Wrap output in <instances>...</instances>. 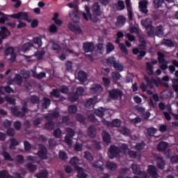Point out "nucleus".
<instances>
[{
    "label": "nucleus",
    "instance_id": "1",
    "mask_svg": "<svg viewBox=\"0 0 178 178\" xmlns=\"http://www.w3.org/2000/svg\"><path fill=\"white\" fill-rule=\"evenodd\" d=\"M122 149L115 145H111L108 148V156L110 159H115V158H119Z\"/></svg>",
    "mask_w": 178,
    "mask_h": 178
},
{
    "label": "nucleus",
    "instance_id": "2",
    "mask_svg": "<svg viewBox=\"0 0 178 178\" xmlns=\"http://www.w3.org/2000/svg\"><path fill=\"white\" fill-rule=\"evenodd\" d=\"M37 155L42 161H47L48 159V149H47L45 145H39Z\"/></svg>",
    "mask_w": 178,
    "mask_h": 178
},
{
    "label": "nucleus",
    "instance_id": "3",
    "mask_svg": "<svg viewBox=\"0 0 178 178\" xmlns=\"http://www.w3.org/2000/svg\"><path fill=\"white\" fill-rule=\"evenodd\" d=\"M8 17H11L12 19H17V20H26L28 23H30V19H29V13L27 12H19L17 13L8 15H7Z\"/></svg>",
    "mask_w": 178,
    "mask_h": 178
},
{
    "label": "nucleus",
    "instance_id": "4",
    "mask_svg": "<svg viewBox=\"0 0 178 178\" xmlns=\"http://www.w3.org/2000/svg\"><path fill=\"white\" fill-rule=\"evenodd\" d=\"M108 97L111 99L115 101L123 97V92L119 88L108 90Z\"/></svg>",
    "mask_w": 178,
    "mask_h": 178
},
{
    "label": "nucleus",
    "instance_id": "5",
    "mask_svg": "<svg viewBox=\"0 0 178 178\" xmlns=\"http://www.w3.org/2000/svg\"><path fill=\"white\" fill-rule=\"evenodd\" d=\"M89 91L92 95H98L99 94H101L102 91H104V87H102V86L99 83H94L90 87Z\"/></svg>",
    "mask_w": 178,
    "mask_h": 178
},
{
    "label": "nucleus",
    "instance_id": "6",
    "mask_svg": "<svg viewBox=\"0 0 178 178\" xmlns=\"http://www.w3.org/2000/svg\"><path fill=\"white\" fill-rule=\"evenodd\" d=\"M158 60L152 58L151 62L146 63V72L149 76H153L154 74V67L152 65H157Z\"/></svg>",
    "mask_w": 178,
    "mask_h": 178
},
{
    "label": "nucleus",
    "instance_id": "7",
    "mask_svg": "<svg viewBox=\"0 0 178 178\" xmlns=\"http://www.w3.org/2000/svg\"><path fill=\"white\" fill-rule=\"evenodd\" d=\"M90 10L94 16H102L101 6L98 2H95L92 4V7L90 8Z\"/></svg>",
    "mask_w": 178,
    "mask_h": 178
},
{
    "label": "nucleus",
    "instance_id": "8",
    "mask_svg": "<svg viewBox=\"0 0 178 178\" xmlns=\"http://www.w3.org/2000/svg\"><path fill=\"white\" fill-rule=\"evenodd\" d=\"M85 10H86V13H84V12L82 13V15L83 16L84 20H86L87 22H88V17H89L90 18H91V20H92V22H94L95 23H97L98 22V20H99L98 19V17H95V18H92V15H91L89 6H86Z\"/></svg>",
    "mask_w": 178,
    "mask_h": 178
},
{
    "label": "nucleus",
    "instance_id": "9",
    "mask_svg": "<svg viewBox=\"0 0 178 178\" xmlns=\"http://www.w3.org/2000/svg\"><path fill=\"white\" fill-rule=\"evenodd\" d=\"M156 166L158 169L163 170L165 169V165L166 163L165 160H163V157L161 156V154H156L155 156Z\"/></svg>",
    "mask_w": 178,
    "mask_h": 178
},
{
    "label": "nucleus",
    "instance_id": "10",
    "mask_svg": "<svg viewBox=\"0 0 178 178\" xmlns=\"http://www.w3.org/2000/svg\"><path fill=\"white\" fill-rule=\"evenodd\" d=\"M139 10L141 13H144V15H147L148 13V1L143 0L139 1Z\"/></svg>",
    "mask_w": 178,
    "mask_h": 178
},
{
    "label": "nucleus",
    "instance_id": "11",
    "mask_svg": "<svg viewBox=\"0 0 178 178\" xmlns=\"http://www.w3.org/2000/svg\"><path fill=\"white\" fill-rule=\"evenodd\" d=\"M147 173L154 178H157L159 176V174H158V168L152 165H148Z\"/></svg>",
    "mask_w": 178,
    "mask_h": 178
},
{
    "label": "nucleus",
    "instance_id": "12",
    "mask_svg": "<svg viewBox=\"0 0 178 178\" xmlns=\"http://www.w3.org/2000/svg\"><path fill=\"white\" fill-rule=\"evenodd\" d=\"M95 49L94 43L92 42H86L83 44V50L88 54V52H92Z\"/></svg>",
    "mask_w": 178,
    "mask_h": 178
},
{
    "label": "nucleus",
    "instance_id": "13",
    "mask_svg": "<svg viewBox=\"0 0 178 178\" xmlns=\"http://www.w3.org/2000/svg\"><path fill=\"white\" fill-rule=\"evenodd\" d=\"M10 32L6 28V26H1L0 31V37L2 40H6L9 35H10Z\"/></svg>",
    "mask_w": 178,
    "mask_h": 178
},
{
    "label": "nucleus",
    "instance_id": "14",
    "mask_svg": "<svg viewBox=\"0 0 178 178\" xmlns=\"http://www.w3.org/2000/svg\"><path fill=\"white\" fill-rule=\"evenodd\" d=\"M75 170H77V175L76 177L77 178H87L88 177V175L86 174V172H83L84 171V168L76 165L75 166Z\"/></svg>",
    "mask_w": 178,
    "mask_h": 178
},
{
    "label": "nucleus",
    "instance_id": "15",
    "mask_svg": "<svg viewBox=\"0 0 178 178\" xmlns=\"http://www.w3.org/2000/svg\"><path fill=\"white\" fill-rule=\"evenodd\" d=\"M87 79H88L87 72H86L83 70H81V71L79 72L77 79L81 83H86V81H87Z\"/></svg>",
    "mask_w": 178,
    "mask_h": 178
},
{
    "label": "nucleus",
    "instance_id": "16",
    "mask_svg": "<svg viewBox=\"0 0 178 178\" xmlns=\"http://www.w3.org/2000/svg\"><path fill=\"white\" fill-rule=\"evenodd\" d=\"M168 147H169V143L164 141H161L157 145V150L159 152H165V151H166V149Z\"/></svg>",
    "mask_w": 178,
    "mask_h": 178
},
{
    "label": "nucleus",
    "instance_id": "17",
    "mask_svg": "<svg viewBox=\"0 0 178 178\" xmlns=\"http://www.w3.org/2000/svg\"><path fill=\"white\" fill-rule=\"evenodd\" d=\"M68 29L70 30V31L75 33V34H81V33H83V31H81V28L80 26L73 25L72 24L68 25Z\"/></svg>",
    "mask_w": 178,
    "mask_h": 178
},
{
    "label": "nucleus",
    "instance_id": "18",
    "mask_svg": "<svg viewBox=\"0 0 178 178\" xmlns=\"http://www.w3.org/2000/svg\"><path fill=\"white\" fill-rule=\"evenodd\" d=\"M145 81L147 83V87H149V88H154V84H156V79H149L147 76H145L144 77Z\"/></svg>",
    "mask_w": 178,
    "mask_h": 178
},
{
    "label": "nucleus",
    "instance_id": "19",
    "mask_svg": "<svg viewBox=\"0 0 178 178\" xmlns=\"http://www.w3.org/2000/svg\"><path fill=\"white\" fill-rule=\"evenodd\" d=\"M126 24V18L123 15H120L117 18L115 26L117 27H122Z\"/></svg>",
    "mask_w": 178,
    "mask_h": 178
},
{
    "label": "nucleus",
    "instance_id": "20",
    "mask_svg": "<svg viewBox=\"0 0 178 178\" xmlns=\"http://www.w3.org/2000/svg\"><path fill=\"white\" fill-rule=\"evenodd\" d=\"M154 35L159 37L160 38L163 37V26H162V25H159L155 28Z\"/></svg>",
    "mask_w": 178,
    "mask_h": 178
},
{
    "label": "nucleus",
    "instance_id": "21",
    "mask_svg": "<svg viewBox=\"0 0 178 178\" xmlns=\"http://www.w3.org/2000/svg\"><path fill=\"white\" fill-rule=\"evenodd\" d=\"M69 15L70 19L74 22V23H79V22H80L79 13H76L74 11H70Z\"/></svg>",
    "mask_w": 178,
    "mask_h": 178
},
{
    "label": "nucleus",
    "instance_id": "22",
    "mask_svg": "<svg viewBox=\"0 0 178 178\" xmlns=\"http://www.w3.org/2000/svg\"><path fill=\"white\" fill-rule=\"evenodd\" d=\"M107 125L111 127H120L122 126V122L119 119L113 120L112 122H107Z\"/></svg>",
    "mask_w": 178,
    "mask_h": 178
},
{
    "label": "nucleus",
    "instance_id": "23",
    "mask_svg": "<svg viewBox=\"0 0 178 178\" xmlns=\"http://www.w3.org/2000/svg\"><path fill=\"white\" fill-rule=\"evenodd\" d=\"M11 112L14 116H17V118H24V113H23L22 111H19V109L16 107H12Z\"/></svg>",
    "mask_w": 178,
    "mask_h": 178
},
{
    "label": "nucleus",
    "instance_id": "24",
    "mask_svg": "<svg viewBox=\"0 0 178 178\" xmlns=\"http://www.w3.org/2000/svg\"><path fill=\"white\" fill-rule=\"evenodd\" d=\"M13 81L17 86H22V83H23V76H22L20 74H15Z\"/></svg>",
    "mask_w": 178,
    "mask_h": 178
},
{
    "label": "nucleus",
    "instance_id": "25",
    "mask_svg": "<svg viewBox=\"0 0 178 178\" xmlns=\"http://www.w3.org/2000/svg\"><path fill=\"white\" fill-rule=\"evenodd\" d=\"M105 112H106V108L104 107H101L98 109L95 110V113L96 114V116H98L99 118H104Z\"/></svg>",
    "mask_w": 178,
    "mask_h": 178
},
{
    "label": "nucleus",
    "instance_id": "26",
    "mask_svg": "<svg viewBox=\"0 0 178 178\" xmlns=\"http://www.w3.org/2000/svg\"><path fill=\"white\" fill-rule=\"evenodd\" d=\"M131 169L134 175H141L143 173V171H141V168H140V165L137 164H132L131 165Z\"/></svg>",
    "mask_w": 178,
    "mask_h": 178
},
{
    "label": "nucleus",
    "instance_id": "27",
    "mask_svg": "<svg viewBox=\"0 0 178 178\" xmlns=\"http://www.w3.org/2000/svg\"><path fill=\"white\" fill-rule=\"evenodd\" d=\"M44 127L46 130H54L55 128V122L52 120H49V121L44 124Z\"/></svg>",
    "mask_w": 178,
    "mask_h": 178
},
{
    "label": "nucleus",
    "instance_id": "28",
    "mask_svg": "<svg viewBox=\"0 0 178 178\" xmlns=\"http://www.w3.org/2000/svg\"><path fill=\"white\" fill-rule=\"evenodd\" d=\"M31 48H34V44L31 42H26L22 45V52H27L28 51H30Z\"/></svg>",
    "mask_w": 178,
    "mask_h": 178
},
{
    "label": "nucleus",
    "instance_id": "29",
    "mask_svg": "<svg viewBox=\"0 0 178 178\" xmlns=\"http://www.w3.org/2000/svg\"><path fill=\"white\" fill-rule=\"evenodd\" d=\"M33 44L38 45V48L42 47V38L41 37H34L32 39Z\"/></svg>",
    "mask_w": 178,
    "mask_h": 178
},
{
    "label": "nucleus",
    "instance_id": "30",
    "mask_svg": "<svg viewBox=\"0 0 178 178\" xmlns=\"http://www.w3.org/2000/svg\"><path fill=\"white\" fill-rule=\"evenodd\" d=\"M141 24L145 29H148L152 26V22L149 18H147L141 21Z\"/></svg>",
    "mask_w": 178,
    "mask_h": 178
},
{
    "label": "nucleus",
    "instance_id": "31",
    "mask_svg": "<svg viewBox=\"0 0 178 178\" xmlns=\"http://www.w3.org/2000/svg\"><path fill=\"white\" fill-rule=\"evenodd\" d=\"M158 61L159 64L168 63V61L165 59V54L161 51L157 53Z\"/></svg>",
    "mask_w": 178,
    "mask_h": 178
},
{
    "label": "nucleus",
    "instance_id": "32",
    "mask_svg": "<svg viewBox=\"0 0 178 178\" xmlns=\"http://www.w3.org/2000/svg\"><path fill=\"white\" fill-rule=\"evenodd\" d=\"M102 137L104 143H106V144H109L111 143V135L109 134V133H108V131H104Z\"/></svg>",
    "mask_w": 178,
    "mask_h": 178
},
{
    "label": "nucleus",
    "instance_id": "33",
    "mask_svg": "<svg viewBox=\"0 0 178 178\" xmlns=\"http://www.w3.org/2000/svg\"><path fill=\"white\" fill-rule=\"evenodd\" d=\"M106 60L108 66L110 67H113V66H115V63H116V58L113 56L107 58Z\"/></svg>",
    "mask_w": 178,
    "mask_h": 178
},
{
    "label": "nucleus",
    "instance_id": "34",
    "mask_svg": "<svg viewBox=\"0 0 178 178\" xmlns=\"http://www.w3.org/2000/svg\"><path fill=\"white\" fill-rule=\"evenodd\" d=\"M92 167L95 169H99L100 170H104V163L102 161H96L92 163Z\"/></svg>",
    "mask_w": 178,
    "mask_h": 178
},
{
    "label": "nucleus",
    "instance_id": "35",
    "mask_svg": "<svg viewBox=\"0 0 178 178\" xmlns=\"http://www.w3.org/2000/svg\"><path fill=\"white\" fill-rule=\"evenodd\" d=\"M60 114L59 113V112L53 111L48 115H46L45 119H46V120H49V119H52V118H60Z\"/></svg>",
    "mask_w": 178,
    "mask_h": 178
},
{
    "label": "nucleus",
    "instance_id": "36",
    "mask_svg": "<svg viewBox=\"0 0 178 178\" xmlns=\"http://www.w3.org/2000/svg\"><path fill=\"white\" fill-rule=\"evenodd\" d=\"M44 56H45V50H44V49H42L40 51H38L35 53V56H36L38 60H41V59H42Z\"/></svg>",
    "mask_w": 178,
    "mask_h": 178
},
{
    "label": "nucleus",
    "instance_id": "37",
    "mask_svg": "<svg viewBox=\"0 0 178 178\" xmlns=\"http://www.w3.org/2000/svg\"><path fill=\"white\" fill-rule=\"evenodd\" d=\"M164 2L165 0H153V6L156 9H159V8L162 7V5H163Z\"/></svg>",
    "mask_w": 178,
    "mask_h": 178
},
{
    "label": "nucleus",
    "instance_id": "38",
    "mask_svg": "<svg viewBox=\"0 0 178 178\" xmlns=\"http://www.w3.org/2000/svg\"><path fill=\"white\" fill-rule=\"evenodd\" d=\"M163 44L169 48H175V43L170 39H164Z\"/></svg>",
    "mask_w": 178,
    "mask_h": 178
},
{
    "label": "nucleus",
    "instance_id": "39",
    "mask_svg": "<svg viewBox=\"0 0 178 178\" xmlns=\"http://www.w3.org/2000/svg\"><path fill=\"white\" fill-rule=\"evenodd\" d=\"M43 101L44 102L42 104V108L48 109V108H49V105H51V99L48 97H44Z\"/></svg>",
    "mask_w": 178,
    "mask_h": 178
},
{
    "label": "nucleus",
    "instance_id": "40",
    "mask_svg": "<svg viewBox=\"0 0 178 178\" xmlns=\"http://www.w3.org/2000/svg\"><path fill=\"white\" fill-rule=\"evenodd\" d=\"M35 177L37 178H48V170H43L40 173L36 174Z\"/></svg>",
    "mask_w": 178,
    "mask_h": 178
},
{
    "label": "nucleus",
    "instance_id": "41",
    "mask_svg": "<svg viewBox=\"0 0 178 178\" xmlns=\"http://www.w3.org/2000/svg\"><path fill=\"white\" fill-rule=\"evenodd\" d=\"M95 99L94 98H90L86 101V103L85 104V106L90 109V108L94 107Z\"/></svg>",
    "mask_w": 178,
    "mask_h": 178
},
{
    "label": "nucleus",
    "instance_id": "42",
    "mask_svg": "<svg viewBox=\"0 0 178 178\" xmlns=\"http://www.w3.org/2000/svg\"><path fill=\"white\" fill-rule=\"evenodd\" d=\"M111 77L113 80L117 83V81H119L120 80V77H122V75L118 72H112Z\"/></svg>",
    "mask_w": 178,
    "mask_h": 178
},
{
    "label": "nucleus",
    "instance_id": "43",
    "mask_svg": "<svg viewBox=\"0 0 178 178\" xmlns=\"http://www.w3.org/2000/svg\"><path fill=\"white\" fill-rule=\"evenodd\" d=\"M106 166L108 169H110V170H111L112 172H115V170H116V169L118 168V165L113 162H107Z\"/></svg>",
    "mask_w": 178,
    "mask_h": 178
},
{
    "label": "nucleus",
    "instance_id": "44",
    "mask_svg": "<svg viewBox=\"0 0 178 178\" xmlns=\"http://www.w3.org/2000/svg\"><path fill=\"white\" fill-rule=\"evenodd\" d=\"M10 141V144L9 146L10 149H15V147H17V145H19V141H17V140L13 138H11Z\"/></svg>",
    "mask_w": 178,
    "mask_h": 178
},
{
    "label": "nucleus",
    "instance_id": "45",
    "mask_svg": "<svg viewBox=\"0 0 178 178\" xmlns=\"http://www.w3.org/2000/svg\"><path fill=\"white\" fill-rule=\"evenodd\" d=\"M50 97H53L54 98H60V92L58 89H53L50 92Z\"/></svg>",
    "mask_w": 178,
    "mask_h": 178
},
{
    "label": "nucleus",
    "instance_id": "46",
    "mask_svg": "<svg viewBox=\"0 0 178 178\" xmlns=\"http://www.w3.org/2000/svg\"><path fill=\"white\" fill-rule=\"evenodd\" d=\"M120 133L123 136H125V137H127L130 135V129H129V128H126V127H122L120 129Z\"/></svg>",
    "mask_w": 178,
    "mask_h": 178
},
{
    "label": "nucleus",
    "instance_id": "47",
    "mask_svg": "<svg viewBox=\"0 0 178 178\" xmlns=\"http://www.w3.org/2000/svg\"><path fill=\"white\" fill-rule=\"evenodd\" d=\"M88 134L89 136H90L92 138H94L95 137V129L92 126H90L88 129Z\"/></svg>",
    "mask_w": 178,
    "mask_h": 178
},
{
    "label": "nucleus",
    "instance_id": "48",
    "mask_svg": "<svg viewBox=\"0 0 178 178\" xmlns=\"http://www.w3.org/2000/svg\"><path fill=\"white\" fill-rule=\"evenodd\" d=\"M4 99L8 104H10V105H16V100L10 96H5Z\"/></svg>",
    "mask_w": 178,
    "mask_h": 178
},
{
    "label": "nucleus",
    "instance_id": "49",
    "mask_svg": "<svg viewBox=\"0 0 178 178\" xmlns=\"http://www.w3.org/2000/svg\"><path fill=\"white\" fill-rule=\"evenodd\" d=\"M113 51H115V46L112 42H108L106 44V54H111Z\"/></svg>",
    "mask_w": 178,
    "mask_h": 178
},
{
    "label": "nucleus",
    "instance_id": "50",
    "mask_svg": "<svg viewBox=\"0 0 178 178\" xmlns=\"http://www.w3.org/2000/svg\"><path fill=\"white\" fill-rule=\"evenodd\" d=\"M118 47H119L121 52L124 54V55H129V50L127 49V48H126V46L124 45V44L120 43Z\"/></svg>",
    "mask_w": 178,
    "mask_h": 178
},
{
    "label": "nucleus",
    "instance_id": "51",
    "mask_svg": "<svg viewBox=\"0 0 178 178\" xmlns=\"http://www.w3.org/2000/svg\"><path fill=\"white\" fill-rule=\"evenodd\" d=\"M62 122L67 126H70L72 124V122H70V117L69 115L63 116Z\"/></svg>",
    "mask_w": 178,
    "mask_h": 178
},
{
    "label": "nucleus",
    "instance_id": "52",
    "mask_svg": "<svg viewBox=\"0 0 178 178\" xmlns=\"http://www.w3.org/2000/svg\"><path fill=\"white\" fill-rule=\"evenodd\" d=\"M140 41L141 44L138 46V49L142 50L147 49V42H145V40L142 38Z\"/></svg>",
    "mask_w": 178,
    "mask_h": 178
},
{
    "label": "nucleus",
    "instance_id": "53",
    "mask_svg": "<svg viewBox=\"0 0 178 178\" xmlns=\"http://www.w3.org/2000/svg\"><path fill=\"white\" fill-rule=\"evenodd\" d=\"M84 154V158L85 159H87V161H93L94 160V156H92V154L88 152V151H86L83 152Z\"/></svg>",
    "mask_w": 178,
    "mask_h": 178
},
{
    "label": "nucleus",
    "instance_id": "54",
    "mask_svg": "<svg viewBox=\"0 0 178 178\" xmlns=\"http://www.w3.org/2000/svg\"><path fill=\"white\" fill-rule=\"evenodd\" d=\"M146 30L147 31V35L150 37L155 35V27H154V26L152 25L150 27L146 28Z\"/></svg>",
    "mask_w": 178,
    "mask_h": 178
},
{
    "label": "nucleus",
    "instance_id": "55",
    "mask_svg": "<svg viewBox=\"0 0 178 178\" xmlns=\"http://www.w3.org/2000/svg\"><path fill=\"white\" fill-rule=\"evenodd\" d=\"M1 155L3 156L5 161H13L12 156H10V154L8 152H2Z\"/></svg>",
    "mask_w": 178,
    "mask_h": 178
},
{
    "label": "nucleus",
    "instance_id": "56",
    "mask_svg": "<svg viewBox=\"0 0 178 178\" xmlns=\"http://www.w3.org/2000/svg\"><path fill=\"white\" fill-rule=\"evenodd\" d=\"M135 148L138 151H143V149L145 148V143H137L136 145H135Z\"/></svg>",
    "mask_w": 178,
    "mask_h": 178
},
{
    "label": "nucleus",
    "instance_id": "57",
    "mask_svg": "<svg viewBox=\"0 0 178 178\" xmlns=\"http://www.w3.org/2000/svg\"><path fill=\"white\" fill-rule=\"evenodd\" d=\"M53 136L56 138H60V136H62V130H60V128L54 129L53 132Z\"/></svg>",
    "mask_w": 178,
    "mask_h": 178
},
{
    "label": "nucleus",
    "instance_id": "58",
    "mask_svg": "<svg viewBox=\"0 0 178 178\" xmlns=\"http://www.w3.org/2000/svg\"><path fill=\"white\" fill-rule=\"evenodd\" d=\"M20 73L22 76L24 77V79H30V71H27L24 69H22L20 70Z\"/></svg>",
    "mask_w": 178,
    "mask_h": 178
},
{
    "label": "nucleus",
    "instance_id": "59",
    "mask_svg": "<svg viewBox=\"0 0 178 178\" xmlns=\"http://www.w3.org/2000/svg\"><path fill=\"white\" fill-rule=\"evenodd\" d=\"M76 120H77V122H79V123H82L83 124L86 123V117H84L81 114H77Z\"/></svg>",
    "mask_w": 178,
    "mask_h": 178
},
{
    "label": "nucleus",
    "instance_id": "60",
    "mask_svg": "<svg viewBox=\"0 0 178 178\" xmlns=\"http://www.w3.org/2000/svg\"><path fill=\"white\" fill-rule=\"evenodd\" d=\"M113 67H114V69L118 72H123V69H124L123 64L119 63H115Z\"/></svg>",
    "mask_w": 178,
    "mask_h": 178
},
{
    "label": "nucleus",
    "instance_id": "61",
    "mask_svg": "<svg viewBox=\"0 0 178 178\" xmlns=\"http://www.w3.org/2000/svg\"><path fill=\"white\" fill-rule=\"evenodd\" d=\"M27 168H28V170H29V172H31L32 173L35 172V170H37V165L31 163H29L26 165Z\"/></svg>",
    "mask_w": 178,
    "mask_h": 178
},
{
    "label": "nucleus",
    "instance_id": "62",
    "mask_svg": "<svg viewBox=\"0 0 178 178\" xmlns=\"http://www.w3.org/2000/svg\"><path fill=\"white\" fill-rule=\"evenodd\" d=\"M147 133L149 137H154L155 133H156V129L154 127H150L147 129Z\"/></svg>",
    "mask_w": 178,
    "mask_h": 178
},
{
    "label": "nucleus",
    "instance_id": "63",
    "mask_svg": "<svg viewBox=\"0 0 178 178\" xmlns=\"http://www.w3.org/2000/svg\"><path fill=\"white\" fill-rule=\"evenodd\" d=\"M45 76H47V74H45V72H40L39 74L34 73L33 74V77H34V79H38V80H40V79H44Z\"/></svg>",
    "mask_w": 178,
    "mask_h": 178
},
{
    "label": "nucleus",
    "instance_id": "64",
    "mask_svg": "<svg viewBox=\"0 0 178 178\" xmlns=\"http://www.w3.org/2000/svg\"><path fill=\"white\" fill-rule=\"evenodd\" d=\"M0 178H12L6 170H0Z\"/></svg>",
    "mask_w": 178,
    "mask_h": 178
}]
</instances>
